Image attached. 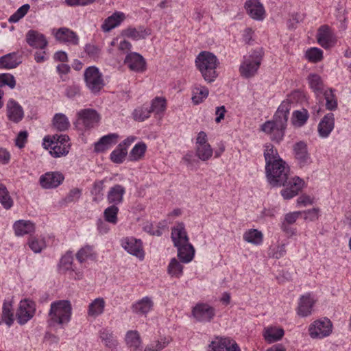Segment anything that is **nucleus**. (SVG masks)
<instances>
[{
  "label": "nucleus",
  "mask_w": 351,
  "mask_h": 351,
  "mask_svg": "<svg viewBox=\"0 0 351 351\" xmlns=\"http://www.w3.org/2000/svg\"><path fill=\"white\" fill-rule=\"evenodd\" d=\"M266 177L273 187L284 186L280 193L285 199L297 195L304 185V181L298 177H289V167L283 160L265 165Z\"/></svg>",
  "instance_id": "f257e3e1"
},
{
  "label": "nucleus",
  "mask_w": 351,
  "mask_h": 351,
  "mask_svg": "<svg viewBox=\"0 0 351 351\" xmlns=\"http://www.w3.org/2000/svg\"><path fill=\"white\" fill-rule=\"evenodd\" d=\"M291 106V101L284 100L278 106L273 119L267 121L261 125V130L269 134L272 141L280 143L283 140Z\"/></svg>",
  "instance_id": "f03ea898"
},
{
  "label": "nucleus",
  "mask_w": 351,
  "mask_h": 351,
  "mask_svg": "<svg viewBox=\"0 0 351 351\" xmlns=\"http://www.w3.org/2000/svg\"><path fill=\"white\" fill-rule=\"evenodd\" d=\"M195 65L204 80L208 82H214L219 75L217 68L219 62L216 56L208 51H202L195 59Z\"/></svg>",
  "instance_id": "7ed1b4c3"
},
{
  "label": "nucleus",
  "mask_w": 351,
  "mask_h": 351,
  "mask_svg": "<svg viewBox=\"0 0 351 351\" xmlns=\"http://www.w3.org/2000/svg\"><path fill=\"white\" fill-rule=\"evenodd\" d=\"M71 304L69 300H58L51 304L49 312L48 325L53 327L60 325L62 328L67 324L71 317Z\"/></svg>",
  "instance_id": "20e7f679"
},
{
  "label": "nucleus",
  "mask_w": 351,
  "mask_h": 351,
  "mask_svg": "<svg viewBox=\"0 0 351 351\" xmlns=\"http://www.w3.org/2000/svg\"><path fill=\"white\" fill-rule=\"evenodd\" d=\"M263 51L261 48L254 50L248 57H244V60L239 67L241 76L249 78L254 76L261 63Z\"/></svg>",
  "instance_id": "39448f33"
},
{
  "label": "nucleus",
  "mask_w": 351,
  "mask_h": 351,
  "mask_svg": "<svg viewBox=\"0 0 351 351\" xmlns=\"http://www.w3.org/2000/svg\"><path fill=\"white\" fill-rule=\"evenodd\" d=\"M36 304L29 299L21 300L16 311V321L20 325L25 324L35 315Z\"/></svg>",
  "instance_id": "423d86ee"
},
{
  "label": "nucleus",
  "mask_w": 351,
  "mask_h": 351,
  "mask_svg": "<svg viewBox=\"0 0 351 351\" xmlns=\"http://www.w3.org/2000/svg\"><path fill=\"white\" fill-rule=\"evenodd\" d=\"M191 313L197 322H210L215 315V309L206 303H198L193 308Z\"/></svg>",
  "instance_id": "0eeeda50"
},
{
  "label": "nucleus",
  "mask_w": 351,
  "mask_h": 351,
  "mask_svg": "<svg viewBox=\"0 0 351 351\" xmlns=\"http://www.w3.org/2000/svg\"><path fill=\"white\" fill-rule=\"evenodd\" d=\"M309 335L312 338H323L328 336L332 332V323L328 319L317 320L310 326Z\"/></svg>",
  "instance_id": "6e6552de"
},
{
  "label": "nucleus",
  "mask_w": 351,
  "mask_h": 351,
  "mask_svg": "<svg viewBox=\"0 0 351 351\" xmlns=\"http://www.w3.org/2000/svg\"><path fill=\"white\" fill-rule=\"evenodd\" d=\"M208 351H241L238 344L230 338L217 337L209 344Z\"/></svg>",
  "instance_id": "1a4fd4ad"
},
{
  "label": "nucleus",
  "mask_w": 351,
  "mask_h": 351,
  "mask_svg": "<svg viewBox=\"0 0 351 351\" xmlns=\"http://www.w3.org/2000/svg\"><path fill=\"white\" fill-rule=\"evenodd\" d=\"M84 76L88 86H92L93 88H100L106 86L103 75L96 66L88 67L84 71Z\"/></svg>",
  "instance_id": "9d476101"
},
{
  "label": "nucleus",
  "mask_w": 351,
  "mask_h": 351,
  "mask_svg": "<svg viewBox=\"0 0 351 351\" xmlns=\"http://www.w3.org/2000/svg\"><path fill=\"white\" fill-rule=\"evenodd\" d=\"M293 151L295 159L300 167L310 162V154L308 152L307 144L304 141L295 143L293 146Z\"/></svg>",
  "instance_id": "9b49d317"
},
{
  "label": "nucleus",
  "mask_w": 351,
  "mask_h": 351,
  "mask_svg": "<svg viewBox=\"0 0 351 351\" xmlns=\"http://www.w3.org/2000/svg\"><path fill=\"white\" fill-rule=\"evenodd\" d=\"M64 179V176L58 172H47L40 178V184L43 189H49L58 187Z\"/></svg>",
  "instance_id": "f8f14e48"
},
{
  "label": "nucleus",
  "mask_w": 351,
  "mask_h": 351,
  "mask_svg": "<svg viewBox=\"0 0 351 351\" xmlns=\"http://www.w3.org/2000/svg\"><path fill=\"white\" fill-rule=\"evenodd\" d=\"M122 247L130 254L140 259L144 258L142 242L140 239L133 237L126 238L122 241Z\"/></svg>",
  "instance_id": "ddd939ff"
},
{
  "label": "nucleus",
  "mask_w": 351,
  "mask_h": 351,
  "mask_svg": "<svg viewBox=\"0 0 351 351\" xmlns=\"http://www.w3.org/2000/svg\"><path fill=\"white\" fill-rule=\"evenodd\" d=\"M77 114L78 119L82 121L84 125L87 128H93L100 119L99 114L97 112L91 108L81 110Z\"/></svg>",
  "instance_id": "4468645a"
},
{
  "label": "nucleus",
  "mask_w": 351,
  "mask_h": 351,
  "mask_svg": "<svg viewBox=\"0 0 351 351\" xmlns=\"http://www.w3.org/2000/svg\"><path fill=\"white\" fill-rule=\"evenodd\" d=\"M335 128V116L332 112L327 113L320 121L317 126L319 136L327 138Z\"/></svg>",
  "instance_id": "2eb2a0df"
},
{
  "label": "nucleus",
  "mask_w": 351,
  "mask_h": 351,
  "mask_svg": "<svg viewBox=\"0 0 351 351\" xmlns=\"http://www.w3.org/2000/svg\"><path fill=\"white\" fill-rule=\"evenodd\" d=\"M124 62L132 71L140 72L145 70V59L138 53L133 52L128 54Z\"/></svg>",
  "instance_id": "dca6fc26"
},
{
  "label": "nucleus",
  "mask_w": 351,
  "mask_h": 351,
  "mask_svg": "<svg viewBox=\"0 0 351 351\" xmlns=\"http://www.w3.org/2000/svg\"><path fill=\"white\" fill-rule=\"evenodd\" d=\"M248 14L254 19L263 20L265 15L263 5L258 0H249L245 3Z\"/></svg>",
  "instance_id": "f3484780"
},
{
  "label": "nucleus",
  "mask_w": 351,
  "mask_h": 351,
  "mask_svg": "<svg viewBox=\"0 0 351 351\" xmlns=\"http://www.w3.org/2000/svg\"><path fill=\"white\" fill-rule=\"evenodd\" d=\"M125 189L121 184H115L110 188L107 193L108 202L112 205L117 206L123 201Z\"/></svg>",
  "instance_id": "a211bd4d"
},
{
  "label": "nucleus",
  "mask_w": 351,
  "mask_h": 351,
  "mask_svg": "<svg viewBox=\"0 0 351 351\" xmlns=\"http://www.w3.org/2000/svg\"><path fill=\"white\" fill-rule=\"evenodd\" d=\"M118 138L119 135L116 133L103 136L95 143V151L96 152H103L108 149L112 145H115L117 143Z\"/></svg>",
  "instance_id": "6ab92c4d"
},
{
  "label": "nucleus",
  "mask_w": 351,
  "mask_h": 351,
  "mask_svg": "<svg viewBox=\"0 0 351 351\" xmlns=\"http://www.w3.org/2000/svg\"><path fill=\"white\" fill-rule=\"evenodd\" d=\"M56 38L63 43H68L76 45L78 44L79 38L75 32L66 27H61L55 34Z\"/></svg>",
  "instance_id": "aec40b11"
},
{
  "label": "nucleus",
  "mask_w": 351,
  "mask_h": 351,
  "mask_svg": "<svg viewBox=\"0 0 351 351\" xmlns=\"http://www.w3.org/2000/svg\"><path fill=\"white\" fill-rule=\"evenodd\" d=\"M26 41L31 47L41 49L47 45V41L45 36L34 30H29L27 33Z\"/></svg>",
  "instance_id": "412c9836"
},
{
  "label": "nucleus",
  "mask_w": 351,
  "mask_h": 351,
  "mask_svg": "<svg viewBox=\"0 0 351 351\" xmlns=\"http://www.w3.org/2000/svg\"><path fill=\"white\" fill-rule=\"evenodd\" d=\"M171 239L175 247L189 242V237L183 223H180L171 229Z\"/></svg>",
  "instance_id": "4be33fe9"
},
{
  "label": "nucleus",
  "mask_w": 351,
  "mask_h": 351,
  "mask_svg": "<svg viewBox=\"0 0 351 351\" xmlns=\"http://www.w3.org/2000/svg\"><path fill=\"white\" fill-rule=\"evenodd\" d=\"M317 41L325 49L332 47L335 43L334 36L327 26H322L319 29Z\"/></svg>",
  "instance_id": "5701e85b"
},
{
  "label": "nucleus",
  "mask_w": 351,
  "mask_h": 351,
  "mask_svg": "<svg viewBox=\"0 0 351 351\" xmlns=\"http://www.w3.org/2000/svg\"><path fill=\"white\" fill-rule=\"evenodd\" d=\"M7 110L8 119L14 123H19L23 118L24 113L22 107L12 99L8 102Z\"/></svg>",
  "instance_id": "b1692460"
},
{
  "label": "nucleus",
  "mask_w": 351,
  "mask_h": 351,
  "mask_svg": "<svg viewBox=\"0 0 351 351\" xmlns=\"http://www.w3.org/2000/svg\"><path fill=\"white\" fill-rule=\"evenodd\" d=\"M125 340L131 351H143L142 341L137 330L128 331Z\"/></svg>",
  "instance_id": "393cba45"
},
{
  "label": "nucleus",
  "mask_w": 351,
  "mask_h": 351,
  "mask_svg": "<svg viewBox=\"0 0 351 351\" xmlns=\"http://www.w3.org/2000/svg\"><path fill=\"white\" fill-rule=\"evenodd\" d=\"M178 249V257L182 263H188L191 262L195 255L193 246L187 242L176 247Z\"/></svg>",
  "instance_id": "a878e982"
},
{
  "label": "nucleus",
  "mask_w": 351,
  "mask_h": 351,
  "mask_svg": "<svg viewBox=\"0 0 351 351\" xmlns=\"http://www.w3.org/2000/svg\"><path fill=\"white\" fill-rule=\"evenodd\" d=\"M153 306L152 300L149 297L145 296L133 304L132 309L136 314L146 315L152 310Z\"/></svg>",
  "instance_id": "bb28decb"
},
{
  "label": "nucleus",
  "mask_w": 351,
  "mask_h": 351,
  "mask_svg": "<svg viewBox=\"0 0 351 351\" xmlns=\"http://www.w3.org/2000/svg\"><path fill=\"white\" fill-rule=\"evenodd\" d=\"M15 234L16 236H23L25 234H31L35 231V225L29 220L16 221L13 226Z\"/></svg>",
  "instance_id": "cd10ccee"
},
{
  "label": "nucleus",
  "mask_w": 351,
  "mask_h": 351,
  "mask_svg": "<svg viewBox=\"0 0 351 351\" xmlns=\"http://www.w3.org/2000/svg\"><path fill=\"white\" fill-rule=\"evenodd\" d=\"M315 301L311 298L309 293L302 295L299 302L298 313L302 317H306L311 313Z\"/></svg>",
  "instance_id": "c85d7f7f"
},
{
  "label": "nucleus",
  "mask_w": 351,
  "mask_h": 351,
  "mask_svg": "<svg viewBox=\"0 0 351 351\" xmlns=\"http://www.w3.org/2000/svg\"><path fill=\"white\" fill-rule=\"evenodd\" d=\"M99 338L101 341L104 342L106 348L111 350H114L117 348L119 343L111 330L107 328H103L99 331Z\"/></svg>",
  "instance_id": "c756f323"
},
{
  "label": "nucleus",
  "mask_w": 351,
  "mask_h": 351,
  "mask_svg": "<svg viewBox=\"0 0 351 351\" xmlns=\"http://www.w3.org/2000/svg\"><path fill=\"white\" fill-rule=\"evenodd\" d=\"M124 14L122 12H115L110 16L108 17L101 25L104 32H108L113 28L118 26L124 19Z\"/></svg>",
  "instance_id": "7c9ffc66"
},
{
  "label": "nucleus",
  "mask_w": 351,
  "mask_h": 351,
  "mask_svg": "<svg viewBox=\"0 0 351 351\" xmlns=\"http://www.w3.org/2000/svg\"><path fill=\"white\" fill-rule=\"evenodd\" d=\"M2 310V322H4L10 327L14 322L12 300L11 299L4 300Z\"/></svg>",
  "instance_id": "2f4dec72"
},
{
  "label": "nucleus",
  "mask_w": 351,
  "mask_h": 351,
  "mask_svg": "<svg viewBox=\"0 0 351 351\" xmlns=\"http://www.w3.org/2000/svg\"><path fill=\"white\" fill-rule=\"evenodd\" d=\"M123 34L128 38H130L135 40L141 39H145L148 35L150 34L149 29L144 28L143 27H139L138 28L129 27L124 30Z\"/></svg>",
  "instance_id": "473e14b6"
},
{
  "label": "nucleus",
  "mask_w": 351,
  "mask_h": 351,
  "mask_svg": "<svg viewBox=\"0 0 351 351\" xmlns=\"http://www.w3.org/2000/svg\"><path fill=\"white\" fill-rule=\"evenodd\" d=\"M105 301L101 298L95 299L88 306V315L96 317L104 311Z\"/></svg>",
  "instance_id": "72a5a7b5"
},
{
  "label": "nucleus",
  "mask_w": 351,
  "mask_h": 351,
  "mask_svg": "<svg viewBox=\"0 0 351 351\" xmlns=\"http://www.w3.org/2000/svg\"><path fill=\"white\" fill-rule=\"evenodd\" d=\"M284 330L278 328H268L265 329L263 336L267 342L271 343L280 340L284 335Z\"/></svg>",
  "instance_id": "f704fd0d"
},
{
  "label": "nucleus",
  "mask_w": 351,
  "mask_h": 351,
  "mask_svg": "<svg viewBox=\"0 0 351 351\" xmlns=\"http://www.w3.org/2000/svg\"><path fill=\"white\" fill-rule=\"evenodd\" d=\"M21 63L15 53H10L0 58V68L13 69Z\"/></svg>",
  "instance_id": "c9c22d12"
},
{
  "label": "nucleus",
  "mask_w": 351,
  "mask_h": 351,
  "mask_svg": "<svg viewBox=\"0 0 351 351\" xmlns=\"http://www.w3.org/2000/svg\"><path fill=\"white\" fill-rule=\"evenodd\" d=\"M264 157L266 165L278 162V160H282L280 158L277 149L272 144L268 143L265 145Z\"/></svg>",
  "instance_id": "e433bc0d"
},
{
  "label": "nucleus",
  "mask_w": 351,
  "mask_h": 351,
  "mask_svg": "<svg viewBox=\"0 0 351 351\" xmlns=\"http://www.w3.org/2000/svg\"><path fill=\"white\" fill-rule=\"evenodd\" d=\"M53 126L57 130L62 132L66 130L69 128L70 123L65 114L62 113H57L53 118Z\"/></svg>",
  "instance_id": "4c0bfd02"
},
{
  "label": "nucleus",
  "mask_w": 351,
  "mask_h": 351,
  "mask_svg": "<svg viewBox=\"0 0 351 351\" xmlns=\"http://www.w3.org/2000/svg\"><path fill=\"white\" fill-rule=\"evenodd\" d=\"M308 117V112L306 109L295 110L292 114L291 123L294 126L302 127L306 123Z\"/></svg>",
  "instance_id": "58836bf2"
},
{
  "label": "nucleus",
  "mask_w": 351,
  "mask_h": 351,
  "mask_svg": "<svg viewBox=\"0 0 351 351\" xmlns=\"http://www.w3.org/2000/svg\"><path fill=\"white\" fill-rule=\"evenodd\" d=\"M263 235L256 229H250L243 234V239L254 245H259L263 242Z\"/></svg>",
  "instance_id": "ea45409f"
},
{
  "label": "nucleus",
  "mask_w": 351,
  "mask_h": 351,
  "mask_svg": "<svg viewBox=\"0 0 351 351\" xmlns=\"http://www.w3.org/2000/svg\"><path fill=\"white\" fill-rule=\"evenodd\" d=\"M167 108V101L163 97H156L152 99L151 106L149 108L151 112L156 114H163Z\"/></svg>",
  "instance_id": "a19ab883"
},
{
  "label": "nucleus",
  "mask_w": 351,
  "mask_h": 351,
  "mask_svg": "<svg viewBox=\"0 0 351 351\" xmlns=\"http://www.w3.org/2000/svg\"><path fill=\"white\" fill-rule=\"evenodd\" d=\"M104 180H96L93 184L90 193L93 196V201L95 202H100L104 197Z\"/></svg>",
  "instance_id": "79ce46f5"
},
{
  "label": "nucleus",
  "mask_w": 351,
  "mask_h": 351,
  "mask_svg": "<svg viewBox=\"0 0 351 351\" xmlns=\"http://www.w3.org/2000/svg\"><path fill=\"white\" fill-rule=\"evenodd\" d=\"M128 154L127 148L119 144L110 154V160L117 164L122 163Z\"/></svg>",
  "instance_id": "37998d69"
},
{
  "label": "nucleus",
  "mask_w": 351,
  "mask_h": 351,
  "mask_svg": "<svg viewBox=\"0 0 351 351\" xmlns=\"http://www.w3.org/2000/svg\"><path fill=\"white\" fill-rule=\"evenodd\" d=\"M147 146L144 143H138L134 145L129 154L131 161H136L141 159L146 152Z\"/></svg>",
  "instance_id": "c03bdc74"
},
{
  "label": "nucleus",
  "mask_w": 351,
  "mask_h": 351,
  "mask_svg": "<svg viewBox=\"0 0 351 351\" xmlns=\"http://www.w3.org/2000/svg\"><path fill=\"white\" fill-rule=\"evenodd\" d=\"M167 271L171 276L179 278L183 273V266L176 258H173L168 265Z\"/></svg>",
  "instance_id": "a18cd8bd"
},
{
  "label": "nucleus",
  "mask_w": 351,
  "mask_h": 351,
  "mask_svg": "<svg viewBox=\"0 0 351 351\" xmlns=\"http://www.w3.org/2000/svg\"><path fill=\"white\" fill-rule=\"evenodd\" d=\"M82 195V190L78 188L72 189L66 197L59 202L61 206H65L67 204L75 202L77 201Z\"/></svg>",
  "instance_id": "49530a36"
},
{
  "label": "nucleus",
  "mask_w": 351,
  "mask_h": 351,
  "mask_svg": "<svg viewBox=\"0 0 351 351\" xmlns=\"http://www.w3.org/2000/svg\"><path fill=\"white\" fill-rule=\"evenodd\" d=\"M119 213V208L117 206L111 205L106 208L104 212V217L105 220L107 222L111 223L112 224H116L117 223V215Z\"/></svg>",
  "instance_id": "de8ad7c7"
},
{
  "label": "nucleus",
  "mask_w": 351,
  "mask_h": 351,
  "mask_svg": "<svg viewBox=\"0 0 351 351\" xmlns=\"http://www.w3.org/2000/svg\"><path fill=\"white\" fill-rule=\"evenodd\" d=\"M151 112L147 107L141 106L134 110L132 115L134 121L142 122L150 117Z\"/></svg>",
  "instance_id": "09e8293b"
},
{
  "label": "nucleus",
  "mask_w": 351,
  "mask_h": 351,
  "mask_svg": "<svg viewBox=\"0 0 351 351\" xmlns=\"http://www.w3.org/2000/svg\"><path fill=\"white\" fill-rule=\"evenodd\" d=\"M0 202L5 209L10 208L13 204L6 187L1 184H0Z\"/></svg>",
  "instance_id": "8fccbe9b"
},
{
  "label": "nucleus",
  "mask_w": 351,
  "mask_h": 351,
  "mask_svg": "<svg viewBox=\"0 0 351 351\" xmlns=\"http://www.w3.org/2000/svg\"><path fill=\"white\" fill-rule=\"evenodd\" d=\"M51 148L50 154L53 157L58 158L62 156H65L69 152L70 145H62L56 143V145L49 147Z\"/></svg>",
  "instance_id": "3c124183"
},
{
  "label": "nucleus",
  "mask_w": 351,
  "mask_h": 351,
  "mask_svg": "<svg viewBox=\"0 0 351 351\" xmlns=\"http://www.w3.org/2000/svg\"><path fill=\"white\" fill-rule=\"evenodd\" d=\"M305 57L312 62H318L323 59V51L319 48L313 47L306 51Z\"/></svg>",
  "instance_id": "603ef678"
},
{
  "label": "nucleus",
  "mask_w": 351,
  "mask_h": 351,
  "mask_svg": "<svg viewBox=\"0 0 351 351\" xmlns=\"http://www.w3.org/2000/svg\"><path fill=\"white\" fill-rule=\"evenodd\" d=\"M197 156L202 160H208L213 155V149L209 144L204 145H197Z\"/></svg>",
  "instance_id": "864d4df0"
},
{
  "label": "nucleus",
  "mask_w": 351,
  "mask_h": 351,
  "mask_svg": "<svg viewBox=\"0 0 351 351\" xmlns=\"http://www.w3.org/2000/svg\"><path fill=\"white\" fill-rule=\"evenodd\" d=\"M93 256V250L91 246L86 245L81 248L76 254V258L80 263H83Z\"/></svg>",
  "instance_id": "5fc2aeb1"
},
{
  "label": "nucleus",
  "mask_w": 351,
  "mask_h": 351,
  "mask_svg": "<svg viewBox=\"0 0 351 351\" xmlns=\"http://www.w3.org/2000/svg\"><path fill=\"white\" fill-rule=\"evenodd\" d=\"M324 97L326 99V108L329 110H335L337 107V101L332 93V89H327L324 92Z\"/></svg>",
  "instance_id": "6e6d98bb"
},
{
  "label": "nucleus",
  "mask_w": 351,
  "mask_h": 351,
  "mask_svg": "<svg viewBox=\"0 0 351 351\" xmlns=\"http://www.w3.org/2000/svg\"><path fill=\"white\" fill-rule=\"evenodd\" d=\"M73 257L71 252H66L60 259V267L62 269L66 270H74L72 267Z\"/></svg>",
  "instance_id": "4d7b16f0"
},
{
  "label": "nucleus",
  "mask_w": 351,
  "mask_h": 351,
  "mask_svg": "<svg viewBox=\"0 0 351 351\" xmlns=\"http://www.w3.org/2000/svg\"><path fill=\"white\" fill-rule=\"evenodd\" d=\"M67 138V135L65 134H54L53 136H47L44 138L43 145L45 148L48 149L49 147H51L56 145L60 139L64 141Z\"/></svg>",
  "instance_id": "13d9d810"
},
{
  "label": "nucleus",
  "mask_w": 351,
  "mask_h": 351,
  "mask_svg": "<svg viewBox=\"0 0 351 351\" xmlns=\"http://www.w3.org/2000/svg\"><path fill=\"white\" fill-rule=\"evenodd\" d=\"M16 85L14 77L10 73L0 74V87L8 86L14 88Z\"/></svg>",
  "instance_id": "bf43d9fd"
},
{
  "label": "nucleus",
  "mask_w": 351,
  "mask_h": 351,
  "mask_svg": "<svg viewBox=\"0 0 351 351\" xmlns=\"http://www.w3.org/2000/svg\"><path fill=\"white\" fill-rule=\"evenodd\" d=\"M29 9V5L28 4L22 5L14 14L10 17L9 21L12 23L17 22L27 14Z\"/></svg>",
  "instance_id": "052dcab7"
},
{
  "label": "nucleus",
  "mask_w": 351,
  "mask_h": 351,
  "mask_svg": "<svg viewBox=\"0 0 351 351\" xmlns=\"http://www.w3.org/2000/svg\"><path fill=\"white\" fill-rule=\"evenodd\" d=\"M307 80L311 88H319V86H324L322 77L317 74H310Z\"/></svg>",
  "instance_id": "680f3d73"
},
{
  "label": "nucleus",
  "mask_w": 351,
  "mask_h": 351,
  "mask_svg": "<svg viewBox=\"0 0 351 351\" xmlns=\"http://www.w3.org/2000/svg\"><path fill=\"white\" fill-rule=\"evenodd\" d=\"M208 89H200L199 93H194L191 99L195 105L202 103L208 95Z\"/></svg>",
  "instance_id": "e2e57ef3"
},
{
  "label": "nucleus",
  "mask_w": 351,
  "mask_h": 351,
  "mask_svg": "<svg viewBox=\"0 0 351 351\" xmlns=\"http://www.w3.org/2000/svg\"><path fill=\"white\" fill-rule=\"evenodd\" d=\"M29 246L34 252L39 253L44 246V243L43 241H38L36 238H32L29 241Z\"/></svg>",
  "instance_id": "0e129e2a"
},
{
  "label": "nucleus",
  "mask_w": 351,
  "mask_h": 351,
  "mask_svg": "<svg viewBox=\"0 0 351 351\" xmlns=\"http://www.w3.org/2000/svg\"><path fill=\"white\" fill-rule=\"evenodd\" d=\"M27 136L28 134L26 131H21L19 133L15 140V144L19 148H23L25 146V144L27 142Z\"/></svg>",
  "instance_id": "69168bd1"
},
{
  "label": "nucleus",
  "mask_w": 351,
  "mask_h": 351,
  "mask_svg": "<svg viewBox=\"0 0 351 351\" xmlns=\"http://www.w3.org/2000/svg\"><path fill=\"white\" fill-rule=\"evenodd\" d=\"M301 214L302 212L300 211L287 213L285 215V219L283 221L291 225L296 221V220L301 215Z\"/></svg>",
  "instance_id": "338daca9"
},
{
  "label": "nucleus",
  "mask_w": 351,
  "mask_h": 351,
  "mask_svg": "<svg viewBox=\"0 0 351 351\" xmlns=\"http://www.w3.org/2000/svg\"><path fill=\"white\" fill-rule=\"evenodd\" d=\"M64 95L68 99L75 101H77L81 97L79 89H66Z\"/></svg>",
  "instance_id": "774afa93"
}]
</instances>
